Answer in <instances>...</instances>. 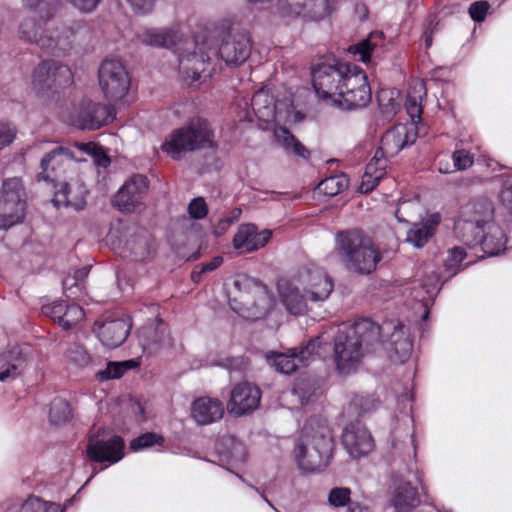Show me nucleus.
<instances>
[{
	"label": "nucleus",
	"instance_id": "nucleus-1",
	"mask_svg": "<svg viewBox=\"0 0 512 512\" xmlns=\"http://www.w3.org/2000/svg\"><path fill=\"white\" fill-rule=\"evenodd\" d=\"M312 84L318 99L329 107L353 110L366 107L371 101L367 75L352 63L317 65L312 70Z\"/></svg>",
	"mask_w": 512,
	"mask_h": 512
},
{
	"label": "nucleus",
	"instance_id": "nucleus-2",
	"mask_svg": "<svg viewBox=\"0 0 512 512\" xmlns=\"http://www.w3.org/2000/svg\"><path fill=\"white\" fill-rule=\"evenodd\" d=\"M494 214V204L489 198L477 197L469 201L454 224L457 239L471 248L480 247L489 257L499 255L506 249L508 239L495 222Z\"/></svg>",
	"mask_w": 512,
	"mask_h": 512
},
{
	"label": "nucleus",
	"instance_id": "nucleus-3",
	"mask_svg": "<svg viewBox=\"0 0 512 512\" xmlns=\"http://www.w3.org/2000/svg\"><path fill=\"white\" fill-rule=\"evenodd\" d=\"M222 34L223 32L215 31L201 40L196 38L190 43L194 46L193 51L179 53V69L184 81L189 84L198 81L213 57L219 56L228 65H240L248 59L251 43L246 34L229 32L223 36L220 47L216 48L214 38Z\"/></svg>",
	"mask_w": 512,
	"mask_h": 512
},
{
	"label": "nucleus",
	"instance_id": "nucleus-4",
	"mask_svg": "<svg viewBox=\"0 0 512 512\" xmlns=\"http://www.w3.org/2000/svg\"><path fill=\"white\" fill-rule=\"evenodd\" d=\"M380 344V327L370 319L337 327L334 339V357L338 371L348 374L355 370L366 352Z\"/></svg>",
	"mask_w": 512,
	"mask_h": 512
},
{
	"label": "nucleus",
	"instance_id": "nucleus-5",
	"mask_svg": "<svg viewBox=\"0 0 512 512\" xmlns=\"http://www.w3.org/2000/svg\"><path fill=\"white\" fill-rule=\"evenodd\" d=\"M86 30V26L81 22L56 25L45 21L42 26L33 18L24 19L19 25L21 39L35 43L41 49L57 56L70 51Z\"/></svg>",
	"mask_w": 512,
	"mask_h": 512
},
{
	"label": "nucleus",
	"instance_id": "nucleus-6",
	"mask_svg": "<svg viewBox=\"0 0 512 512\" xmlns=\"http://www.w3.org/2000/svg\"><path fill=\"white\" fill-rule=\"evenodd\" d=\"M426 86L421 80L411 82L406 98V111L410 120L398 123L388 130L381 139L378 148L388 157L397 155L402 149L412 145L418 135V123L421 121L422 101L426 97Z\"/></svg>",
	"mask_w": 512,
	"mask_h": 512
},
{
	"label": "nucleus",
	"instance_id": "nucleus-7",
	"mask_svg": "<svg viewBox=\"0 0 512 512\" xmlns=\"http://www.w3.org/2000/svg\"><path fill=\"white\" fill-rule=\"evenodd\" d=\"M309 422L295 447V459L300 470L313 473L324 470L333 457V437L330 428L322 422Z\"/></svg>",
	"mask_w": 512,
	"mask_h": 512
},
{
	"label": "nucleus",
	"instance_id": "nucleus-8",
	"mask_svg": "<svg viewBox=\"0 0 512 512\" xmlns=\"http://www.w3.org/2000/svg\"><path fill=\"white\" fill-rule=\"evenodd\" d=\"M228 293L231 309L248 320L264 318L275 305L267 287L246 275L237 276Z\"/></svg>",
	"mask_w": 512,
	"mask_h": 512
},
{
	"label": "nucleus",
	"instance_id": "nucleus-9",
	"mask_svg": "<svg viewBox=\"0 0 512 512\" xmlns=\"http://www.w3.org/2000/svg\"><path fill=\"white\" fill-rule=\"evenodd\" d=\"M337 247L345 267L358 274L371 273L381 259L373 242L358 230L339 233Z\"/></svg>",
	"mask_w": 512,
	"mask_h": 512
},
{
	"label": "nucleus",
	"instance_id": "nucleus-10",
	"mask_svg": "<svg viewBox=\"0 0 512 512\" xmlns=\"http://www.w3.org/2000/svg\"><path fill=\"white\" fill-rule=\"evenodd\" d=\"M214 134L210 124L201 118L193 119L183 128L173 131L161 145L162 151L175 160L186 152L213 148Z\"/></svg>",
	"mask_w": 512,
	"mask_h": 512
},
{
	"label": "nucleus",
	"instance_id": "nucleus-11",
	"mask_svg": "<svg viewBox=\"0 0 512 512\" xmlns=\"http://www.w3.org/2000/svg\"><path fill=\"white\" fill-rule=\"evenodd\" d=\"M285 18L319 20L330 14L328 0H247Z\"/></svg>",
	"mask_w": 512,
	"mask_h": 512
},
{
	"label": "nucleus",
	"instance_id": "nucleus-12",
	"mask_svg": "<svg viewBox=\"0 0 512 512\" xmlns=\"http://www.w3.org/2000/svg\"><path fill=\"white\" fill-rule=\"evenodd\" d=\"M26 210V193L20 178L6 179L0 188V229L20 223Z\"/></svg>",
	"mask_w": 512,
	"mask_h": 512
},
{
	"label": "nucleus",
	"instance_id": "nucleus-13",
	"mask_svg": "<svg viewBox=\"0 0 512 512\" xmlns=\"http://www.w3.org/2000/svg\"><path fill=\"white\" fill-rule=\"evenodd\" d=\"M330 332L334 333V328L324 332L322 335L312 338L306 346L300 349H291L289 353L270 352L266 354L267 363L277 372L282 374H291L297 370L299 365H308L309 361L319 355L317 349L326 344L330 337Z\"/></svg>",
	"mask_w": 512,
	"mask_h": 512
},
{
	"label": "nucleus",
	"instance_id": "nucleus-14",
	"mask_svg": "<svg viewBox=\"0 0 512 512\" xmlns=\"http://www.w3.org/2000/svg\"><path fill=\"white\" fill-rule=\"evenodd\" d=\"M99 87L108 101H119L128 95L131 78L120 60L108 58L98 69Z\"/></svg>",
	"mask_w": 512,
	"mask_h": 512
},
{
	"label": "nucleus",
	"instance_id": "nucleus-15",
	"mask_svg": "<svg viewBox=\"0 0 512 512\" xmlns=\"http://www.w3.org/2000/svg\"><path fill=\"white\" fill-rule=\"evenodd\" d=\"M31 83L39 93L57 92L73 83V75L67 65L43 61L33 70Z\"/></svg>",
	"mask_w": 512,
	"mask_h": 512
},
{
	"label": "nucleus",
	"instance_id": "nucleus-16",
	"mask_svg": "<svg viewBox=\"0 0 512 512\" xmlns=\"http://www.w3.org/2000/svg\"><path fill=\"white\" fill-rule=\"evenodd\" d=\"M296 277L307 298L317 306L327 301L334 290L332 277L320 267L303 268Z\"/></svg>",
	"mask_w": 512,
	"mask_h": 512
},
{
	"label": "nucleus",
	"instance_id": "nucleus-17",
	"mask_svg": "<svg viewBox=\"0 0 512 512\" xmlns=\"http://www.w3.org/2000/svg\"><path fill=\"white\" fill-rule=\"evenodd\" d=\"M86 454L93 462L116 464L125 456V442L118 435H91L86 445Z\"/></svg>",
	"mask_w": 512,
	"mask_h": 512
},
{
	"label": "nucleus",
	"instance_id": "nucleus-18",
	"mask_svg": "<svg viewBox=\"0 0 512 512\" xmlns=\"http://www.w3.org/2000/svg\"><path fill=\"white\" fill-rule=\"evenodd\" d=\"M113 118L114 111L110 105L84 100L71 116L70 123L82 130H95L108 124Z\"/></svg>",
	"mask_w": 512,
	"mask_h": 512
},
{
	"label": "nucleus",
	"instance_id": "nucleus-19",
	"mask_svg": "<svg viewBox=\"0 0 512 512\" xmlns=\"http://www.w3.org/2000/svg\"><path fill=\"white\" fill-rule=\"evenodd\" d=\"M148 190V180L143 175L128 179L114 197V205L122 212L140 211L143 198Z\"/></svg>",
	"mask_w": 512,
	"mask_h": 512
},
{
	"label": "nucleus",
	"instance_id": "nucleus-20",
	"mask_svg": "<svg viewBox=\"0 0 512 512\" xmlns=\"http://www.w3.org/2000/svg\"><path fill=\"white\" fill-rule=\"evenodd\" d=\"M278 292L282 304L292 315H304L314 305L307 298V294L303 292L302 285L299 284L297 277L292 280H280L278 282Z\"/></svg>",
	"mask_w": 512,
	"mask_h": 512
},
{
	"label": "nucleus",
	"instance_id": "nucleus-21",
	"mask_svg": "<svg viewBox=\"0 0 512 512\" xmlns=\"http://www.w3.org/2000/svg\"><path fill=\"white\" fill-rule=\"evenodd\" d=\"M441 287L440 277L433 271L425 272L421 279L414 280L412 286L407 288L410 291L411 298L419 302L424 309L422 320H426L429 315V307L433 304Z\"/></svg>",
	"mask_w": 512,
	"mask_h": 512
},
{
	"label": "nucleus",
	"instance_id": "nucleus-22",
	"mask_svg": "<svg viewBox=\"0 0 512 512\" xmlns=\"http://www.w3.org/2000/svg\"><path fill=\"white\" fill-rule=\"evenodd\" d=\"M138 340L143 352L147 354L156 353L162 348L173 345L168 326L160 319L143 326L138 331Z\"/></svg>",
	"mask_w": 512,
	"mask_h": 512
},
{
	"label": "nucleus",
	"instance_id": "nucleus-23",
	"mask_svg": "<svg viewBox=\"0 0 512 512\" xmlns=\"http://www.w3.org/2000/svg\"><path fill=\"white\" fill-rule=\"evenodd\" d=\"M342 444L352 458L365 456L374 448L370 432L359 423L350 424L344 429Z\"/></svg>",
	"mask_w": 512,
	"mask_h": 512
},
{
	"label": "nucleus",
	"instance_id": "nucleus-24",
	"mask_svg": "<svg viewBox=\"0 0 512 512\" xmlns=\"http://www.w3.org/2000/svg\"><path fill=\"white\" fill-rule=\"evenodd\" d=\"M54 187L56 189L53 198L55 206H71L76 210L84 208L88 191L82 178L72 177L69 181L62 183L59 188L56 184Z\"/></svg>",
	"mask_w": 512,
	"mask_h": 512
},
{
	"label": "nucleus",
	"instance_id": "nucleus-25",
	"mask_svg": "<svg viewBox=\"0 0 512 512\" xmlns=\"http://www.w3.org/2000/svg\"><path fill=\"white\" fill-rule=\"evenodd\" d=\"M261 393L259 388L249 383H241L234 387L228 403V412L233 416H242L256 409Z\"/></svg>",
	"mask_w": 512,
	"mask_h": 512
},
{
	"label": "nucleus",
	"instance_id": "nucleus-26",
	"mask_svg": "<svg viewBox=\"0 0 512 512\" xmlns=\"http://www.w3.org/2000/svg\"><path fill=\"white\" fill-rule=\"evenodd\" d=\"M380 327V338L384 333L390 332L393 330L390 335V345L392 348V353L390 357L393 361L405 362L409 359L412 349L413 342L410 338V334L408 329L401 323H384Z\"/></svg>",
	"mask_w": 512,
	"mask_h": 512
},
{
	"label": "nucleus",
	"instance_id": "nucleus-27",
	"mask_svg": "<svg viewBox=\"0 0 512 512\" xmlns=\"http://www.w3.org/2000/svg\"><path fill=\"white\" fill-rule=\"evenodd\" d=\"M271 230L258 231L254 224H242L233 238V246L236 250L250 253L264 247L270 240Z\"/></svg>",
	"mask_w": 512,
	"mask_h": 512
},
{
	"label": "nucleus",
	"instance_id": "nucleus-28",
	"mask_svg": "<svg viewBox=\"0 0 512 512\" xmlns=\"http://www.w3.org/2000/svg\"><path fill=\"white\" fill-rule=\"evenodd\" d=\"M390 503L395 512H412L418 509L420 496L410 482L395 478L391 486Z\"/></svg>",
	"mask_w": 512,
	"mask_h": 512
},
{
	"label": "nucleus",
	"instance_id": "nucleus-29",
	"mask_svg": "<svg viewBox=\"0 0 512 512\" xmlns=\"http://www.w3.org/2000/svg\"><path fill=\"white\" fill-rule=\"evenodd\" d=\"M30 357L20 347H12L0 354V381L16 379L28 366Z\"/></svg>",
	"mask_w": 512,
	"mask_h": 512
},
{
	"label": "nucleus",
	"instance_id": "nucleus-30",
	"mask_svg": "<svg viewBox=\"0 0 512 512\" xmlns=\"http://www.w3.org/2000/svg\"><path fill=\"white\" fill-rule=\"evenodd\" d=\"M70 161L71 155L66 149L62 147L52 149L41 160V171L37 174V180L54 184L58 177V171Z\"/></svg>",
	"mask_w": 512,
	"mask_h": 512
},
{
	"label": "nucleus",
	"instance_id": "nucleus-31",
	"mask_svg": "<svg viewBox=\"0 0 512 512\" xmlns=\"http://www.w3.org/2000/svg\"><path fill=\"white\" fill-rule=\"evenodd\" d=\"M130 328L128 320L114 319L102 323L98 328L97 335L104 346L115 348L126 340Z\"/></svg>",
	"mask_w": 512,
	"mask_h": 512
},
{
	"label": "nucleus",
	"instance_id": "nucleus-32",
	"mask_svg": "<svg viewBox=\"0 0 512 512\" xmlns=\"http://www.w3.org/2000/svg\"><path fill=\"white\" fill-rule=\"evenodd\" d=\"M224 414L222 402L210 397L196 399L191 407L193 419L201 425H208L219 421Z\"/></svg>",
	"mask_w": 512,
	"mask_h": 512
},
{
	"label": "nucleus",
	"instance_id": "nucleus-33",
	"mask_svg": "<svg viewBox=\"0 0 512 512\" xmlns=\"http://www.w3.org/2000/svg\"><path fill=\"white\" fill-rule=\"evenodd\" d=\"M182 34L180 33L179 26H173L169 28H151L143 31L138 35L140 42L155 46L171 48L181 40Z\"/></svg>",
	"mask_w": 512,
	"mask_h": 512
},
{
	"label": "nucleus",
	"instance_id": "nucleus-34",
	"mask_svg": "<svg viewBox=\"0 0 512 512\" xmlns=\"http://www.w3.org/2000/svg\"><path fill=\"white\" fill-rule=\"evenodd\" d=\"M388 156L377 149L373 158L366 165L365 173L362 177L360 191L368 193L372 191L379 181L386 174Z\"/></svg>",
	"mask_w": 512,
	"mask_h": 512
},
{
	"label": "nucleus",
	"instance_id": "nucleus-35",
	"mask_svg": "<svg viewBox=\"0 0 512 512\" xmlns=\"http://www.w3.org/2000/svg\"><path fill=\"white\" fill-rule=\"evenodd\" d=\"M251 107L255 117L264 123L275 119L276 106L273 97L265 89L258 90L251 99Z\"/></svg>",
	"mask_w": 512,
	"mask_h": 512
},
{
	"label": "nucleus",
	"instance_id": "nucleus-36",
	"mask_svg": "<svg viewBox=\"0 0 512 512\" xmlns=\"http://www.w3.org/2000/svg\"><path fill=\"white\" fill-rule=\"evenodd\" d=\"M439 220V215L435 214L429 221L413 224L407 232V242L417 248L423 247L433 236Z\"/></svg>",
	"mask_w": 512,
	"mask_h": 512
},
{
	"label": "nucleus",
	"instance_id": "nucleus-37",
	"mask_svg": "<svg viewBox=\"0 0 512 512\" xmlns=\"http://www.w3.org/2000/svg\"><path fill=\"white\" fill-rule=\"evenodd\" d=\"M64 358L67 364L75 369H89L94 367L95 363L86 348L79 343H71L64 352Z\"/></svg>",
	"mask_w": 512,
	"mask_h": 512
},
{
	"label": "nucleus",
	"instance_id": "nucleus-38",
	"mask_svg": "<svg viewBox=\"0 0 512 512\" xmlns=\"http://www.w3.org/2000/svg\"><path fill=\"white\" fill-rule=\"evenodd\" d=\"M276 142L287 152L301 158H308V150L284 127L274 129Z\"/></svg>",
	"mask_w": 512,
	"mask_h": 512
},
{
	"label": "nucleus",
	"instance_id": "nucleus-39",
	"mask_svg": "<svg viewBox=\"0 0 512 512\" xmlns=\"http://www.w3.org/2000/svg\"><path fill=\"white\" fill-rule=\"evenodd\" d=\"M382 38V32H372L366 39L355 45H351L348 50L355 57H358L360 61L367 63L374 49L382 42Z\"/></svg>",
	"mask_w": 512,
	"mask_h": 512
},
{
	"label": "nucleus",
	"instance_id": "nucleus-40",
	"mask_svg": "<svg viewBox=\"0 0 512 512\" xmlns=\"http://www.w3.org/2000/svg\"><path fill=\"white\" fill-rule=\"evenodd\" d=\"M126 247L135 261H144L151 254L150 239L146 233L128 240Z\"/></svg>",
	"mask_w": 512,
	"mask_h": 512
},
{
	"label": "nucleus",
	"instance_id": "nucleus-41",
	"mask_svg": "<svg viewBox=\"0 0 512 512\" xmlns=\"http://www.w3.org/2000/svg\"><path fill=\"white\" fill-rule=\"evenodd\" d=\"M348 187V179L345 175H334L321 181L317 186L319 194L333 197Z\"/></svg>",
	"mask_w": 512,
	"mask_h": 512
},
{
	"label": "nucleus",
	"instance_id": "nucleus-42",
	"mask_svg": "<svg viewBox=\"0 0 512 512\" xmlns=\"http://www.w3.org/2000/svg\"><path fill=\"white\" fill-rule=\"evenodd\" d=\"M65 510L66 505L62 506L31 496L22 504L20 512H65Z\"/></svg>",
	"mask_w": 512,
	"mask_h": 512
},
{
	"label": "nucleus",
	"instance_id": "nucleus-43",
	"mask_svg": "<svg viewBox=\"0 0 512 512\" xmlns=\"http://www.w3.org/2000/svg\"><path fill=\"white\" fill-rule=\"evenodd\" d=\"M137 363L133 360L122 362H108L104 370L96 372V378L100 381L120 378L127 370L135 367Z\"/></svg>",
	"mask_w": 512,
	"mask_h": 512
},
{
	"label": "nucleus",
	"instance_id": "nucleus-44",
	"mask_svg": "<svg viewBox=\"0 0 512 512\" xmlns=\"http://www.w3.org/2000/svg\"><path fill=\"white\" fill-rule=\"evenodd\" d=\"M49 418L51 423L61 425L71 418L69 403L62 398H55L50 405Z\"/></svg>",
	"mask_w": 512,
	"mask_h": 512
},
{
	"label": "nucleus",
	"instance_id": "nucleus-45",
	"mask_svg": "<svg viewBox=\"0 0 512 512\" xmlns=\"http://www.w3.org/2000/svg\"><path fill=\"white\" fill-rule=\"evenodd\" d=\"M465 250L461 247H455L448 250L447 257L444 261L445 273L447 279L455 276L462 269V261L465 259Z\"/></svg>",
	"mask_w": 512,
	"mask_h": 512
},
{
	"label": "nucleus",
	"instance_id": "nucleus-46",
	"mask_svg": "<svg viewBox=\"0 0 512 512\" xmlns=\"http://www.w3.org/2000/svg\"><path fill=\"white\" fill-rule=\"evenodd\" d=\"M396 95L398 92L388 89H382L377 95L379 107L386 117H391L397 112L399 102Z\"/></svg>",
	"mask_w": 512,
	"mask_h": 512
},
{
	"label": "nucleus",
	"instance_id": "nucleus-47",
	"mask_svg": "<svg viewBox=\"0 0 512 512\" xmlns=\"http://www.w3.org/2000/svg\"><path fill=\"white\" fill-rule=\"evenodd\" d=\"M163 443V436L154 432H147L133 439L130 442L129 447L133 452H138L140 450L147 449L155 445L162 446Z\"/></svg>",
	"mask_w": 512,
	"mask_h": 512
},
{
	"label": "nucleus",
	"instance_id": "nucleus-48",
	"mask_svg": "<svg viewBox=\"0 0 512 512\" xmlns=\"http://www.w3.org/2000/svg\"><path fill=\"white\" fill-rule=\"evenodd\" d=\"M328 503L334 508L348 507L351 500V490L348 487H334L332 488L327 497Z\"/></svg>",
	"mask_w": 512,
	"mask_h": 512
},
{
	"label": "nucleus",
	"instance_id": "nucleus-49",
	"mask_svg": "<svg viewBox=\"0 0 512 512\" xmlns=\"http://www.w3.org/2000/svg\"><path fill=\"white\" fill-rule=\"evenodd\" d=\"M380 401L372 394L355 395L350 402L351 407H355L359 414H364L376 410Z\"/></svg>",
	"mask_w": 512,
	"mask_h": 512
},
{
	"label": "nucleus",
	"instance_id": "nucleus-50",
	"mask_svg": "<svg viewBox=\"0 0 512 512\" xmlns=\"http://www.w3.org/2000/svg\"><path fill=\"white\" fill-rule=\"evenodd\" d=\"M453 167L456 171H465L473 166L475 157L472 152L465 148H457L451 155Z\"/></svg>",
	"mask_w": 512,
	"mask_h": 512
},
{
	"label": "nucleus",
	"instance_id": "nucleus-51",
	"mask_svg": "<svg viewBox=\"0 0 512 512\" xmlns=\"http://www.w3.org/2000/svg\"><path fill=\"white\" fill-rule=\"evenodd\" d=\"M84 318L83 309L75 304H66L63 319L60 320V326L64 329H70Z\"/></svg>",
	"mask_w": 512,
	"mask_h": 512
},
{
	"label": "nucleus",
	"instance_id": "nucleus-52",
	"mask_svg": "<svg viewBox=\"0 0 512 512\" xmlns=\"http://www.w3.org/2000/svg\"><path fill=\"white\" fill-rule=\"evenodd\" d=\"M23 5L30 11L37 12L41 18L49 19L57 0H22Z\"/></svg>",
	"mask_w": 512,
	"mask_h": 512
},
{
	"label": "nucleus",
	"instance_id": "nucleus-53",
	"mask_svg": "<svg viewBox=\"0 0 512 512\" xmlns=\"http://www.w3.org/2000/svg\"><path fill=\"white\" fill-rule=\"evenodd\" d=\"M224 441L226 445L230 446L228 457L231 463L238 464L244 462L246 459L245 445L234 437L225 438Z\"/></svg>",
	"mask_w": 512,
	"mask_h": 512
},
{
	"label": "nucleus",
	"instance_id": "nucleus-54",
	"mask_svg": "<svg viewBox=\"0 0 512 512\" xmlns=\"http://www.w3.org/2000/svg\"><path fill=\"white\" fill-rule=\"evenodd\" d=\"M501 189L499 192V199L501 203L510 211L512 214V172L503 174L501 176Z\"/></svg>",
	"mask_w": 512,
	"mask_h": 512
},
{
	"label": "nucleus",
	"instance_id": "nucleus-55",
	"mask_svg": "<svg viewBox=\"0 0 512 512\" xmlns=\"http://www.w3.org/2000/svg\"><path fill=\"white\" fill-rule=\"evenodd\" d=\"M17 135V128L13 123L0 122V151L13 143Z\"/></svg>",
	"mask_w": 512,
	"mask_h": 512
},
{
	"label": "nucleus",
	"instance_id": "nucleus-56",
	"mask_svg": "<svg viewBox=\"0 0 512 512\" xmlns=\"http://www.w3.org/2000/svg\"><path fill=\"white\" fill-rule=\"evenodd\" d=\"M66 304L63 301H54L42 306V314L46 317L52 318L60 325V320L63 319Z\"/></svg>",
	"mask_w": 512,
	"mask_h": 512
},
{
	"label": "nucleus",
	"instance_id": "nucleus-57",
	"mask_svg": "<svg viewBox=\"0 0 512 512\" xmlns=\"http://www.w3.org/2000/svg\"><path fill=\"white\" fill-rule=\"evenodd\" d=\"M188 213L193 219H203L208 213L207 204L202 197L194 198L188 206Z\"/></svg>",
	"mask_w": 512,
	"mask_h": 512
},
{
	"label": "nucleus",
	"instance_id": "nucleus-58",
	"mask_svg": "<svg viewBox=\"0 0 512 512\" xmlns=\"http://www.w3.org/2000/svg\"><path fill=\"white\" fill-rule=\"evenodd\" d=\"M83 149L87 153H91L93 155L94 162L97 166L106 168L110 164L109 157L102 151L100 147L95 145L94 143H88L83 145Z\"/></svg>",
	"mask_w": 512,
	"mask_h": 512
},
{
	"label": "nucleus",
	"instance_id": "nucleus-59",
	"mask_svg": "<svg viewBox=\"0 0 512 512\" xmlns=\"http://www.w3.org/2000/svg\"><path fill=\"white\" fill-rule=\"evenodd\" d=\"M489 3L487 1H476L469 7V15L476 22H482L489 10Z\"/></svg>",
	"mask_w": 512,
	"mask_h": 512
},
{
	"label": "nucleus",
	"instance_id": "nucleus-60",
	"mask_svg": "<svg viewBox=\"0 0 512 512\" xmlns=\"http://www.w3.org/2000/svg\"><path fill=\"white\" fill-rule=\"evenodd\" d=\"M222 263H223V257H221V256L214 257L209 262L201 265L199 270L195 269L192 272V275H191L192 276V280L194 282H199L202 274H204L206 272L214 271L215 269L220 267Z\"/></svg>",
	"mask_w": 512,
	"mask_h": 512
},
{
	"label": "nucleus",
	"instance_id": "nucleus-61",
	"mask_svg": "<svg viewBox=\"0 0 512 512\" xmlns=\"http://www.w3.org/2000/svg\"><path fill=\"white\" fill-rule=\"evenodd\" d=\"M157 0H127L133 11L137 14H148L155 6Z\"/></svg>",
	"mask_w": 512,
	"mask_h": 512
},
{
	"label": "nucleus",
	"instance_id": "nucleus-62",
	"mask_svg": "<svg viewBox=\"0 0 512 512\" xmlns=\"http://www.w3.org/2000/svg\"><path fill=\"white\" fill-rule=\"evenodd\" d=\"M70 5H72L75 9L79 10L83 13H90L94 11L101 0H65Z\"/></svg>",
	"mask_w": 512,
	"mask_h": 512
},
{
	"label": "nucleus",
	"instance_id": "nucleus-63",
	"mask_svg": "<svg viewBox=\"0 0 512 512\" xmlns=\"http://www.w3.org/2000/svg\"><path fill=\"white\" fill-rule=\"evenodd\" d=\"M444 158H447L446 155H444ZM437 169L441 174H449L455 171L454 169H451L450 163L448 159H443V157L440 155L437 159Z\"/></svg>",
	"mask_w": 512,
	"mask_h": 512
},
{
	"label": "nucleus",
	"instance_id": "nucleus-64",
	"mask_svg": "<svg viewBox=\"0 0 512 512\" xmlns=\"http://www.w3.org/2000/svg\"><path fill=\"white\" fill-rule=\"evenodd\" d=\"M344 512H369V508L360 502L350 503Z\"/></svg>",
	"mask_w": 512,
	"mask_h": 512
}]
</instances>
